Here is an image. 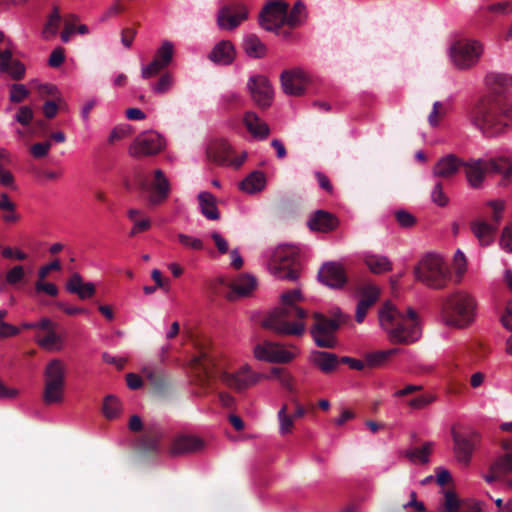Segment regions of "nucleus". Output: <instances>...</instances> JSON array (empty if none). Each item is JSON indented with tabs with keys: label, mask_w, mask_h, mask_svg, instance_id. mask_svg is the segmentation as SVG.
Wrapping results in <instances>:
<instances>
[{
	"label": "nucleus",
	"mask_w": 512,
	"mask_h": 512,
	"mask_svg": "<svg viewBox=\"0 0 512 512\" xmlns=\"http://www.w3.org/2000/svg\"><path fill=\"white\" fill-rule=\"evenodd\" d=\"M64 60H65L64 49L62 47H56L55 49H53V51L51 52V54L49 56L48 64L52 68H57L63 64Z\"/></svg>",
	"instance_id": "61"
},
{
	"label": "nucleus",
	"mask_w": 512,
	"mask_h": 512,
	"mask_svg": "<svg viewBox=\"0 0 512 512\" xmlns=\"http://www.w3.org/2000/svg\"><path fill=\"white\" fill-rule=\"evenodd\" d=\"M266 185L265 174L261 171H253L239 184L242 191L253 194L262 191Z\"/></svg>",
	"instance_id": "36"
},
{
	"label": "nucleus",
	"mask_w": 512,
	"mask_h": 512,
	"mask_svg": "<svg viewBox=\"0 0 512 512\" xmlns=\"http://www.w3.org/2000/svg\"><path fill=\"white\" fill-rule=\"evenodd\" d=\"M470 229L483 247L491 245L495 239L497 226L484 219H475L470 222Z\"/></svg>",
	"instance_id": "29"
},
{
	"label": "nucleus",
	"mask_w": 512,
	"mask_h": 512,
	"mask_svg": "<svg viewBox=\"0 0 512 512\" xmlns=\"http://www.w3.org/2000/svg\"><path fill=\"white\" fill-rule=\"evenodd\" d=\"M431 200L440 207H445L449 198L444 192L442 181H437L431 191Z\"/></svg>",
	"instance_id": "51"
},
{
	"label": "nucleus",
	"mask_w": 512,
	"mask_h": 512,
	"mask_svg": "<svg viewBox=\"0 0 512 512\" xmlns=\"http://www.w3.org/2000/svg\"><path fill=\"white\" fill-rule=\"evenodd\" d=\"M269 268L271 273L279 279L296 281L301 270L296 249L290 246L277 247L271 257Z\"/></svg>",
	"instance_id": "8"
},
{
	"label": "nucleus",
	"mask_w": 512,
	"mask_h": 512,
	"mask_svg": "<svg viewBox=\"0 0 512 512\" xmlns=\"http://www.w3.org/2000/svg\"><path fill=\"white\" fill-rule=\"evenodd\" d=\"M444 510L445 512H481L478 502L474 500L460 502L455 492L451 490H446L444 493Z\"/></svg>",
	"instance_id": "30"
},
{
	"label": "nucleus",
	"mask_w": 512,
	"mask_h": 512,
	"mask_svg": "<svg viewBox=\"0 0 512 512\" xmlns=\"http://www.w3.org/2000/svg\"><path fill=\"white\" fill-rule=\"evenodd\" d=\"M120 412V402L113 395H108L104 399L103 413L106 418L113 419L118 416Z\"/></svg>",
	"instance_id": "49"
},
{
	"label": "nucleus",
	"mask_w": 512,
	"mask_h": 512,
	"mask_svg": "<svg viewBox=\"0 0 512 512\" xmlns=\"http://www.w3.org/2000/svg\"><path fill=\"white\" fill-rule=\"evenodd\" d=\"M476 301L465 291H456L442 299L441 315L444 322L455 328L470 325L475 318Z\"/></svg>",
	"instance_id": "5"
},
{
	"label": "nucleus",
	"mask_w": 512,
	"mask_h": 512,
	"mask_svg": "<svg viewBox=\"0 0 512 512\" xmlns=\"http://www.w3.org/2000/svg\"><path fill=\"white\" fill-rule=\"evenodd\" d=\"M433 443L426 442L422 447H415L406 452L407 458L415 463L426 464L429 461V455L432 451Z\"/></svg>",
	"instance_id": "42"
},
{
	"label": "nucleus",
	"mask_w": 512,
	"mask_h": 512,
	"mask_svg": "<svg viewBox=\"0 0 512 512\" xmlns=\"http://www.w3.org/2000/svg\"><path fill=\"white\" fill-rule=\"evenodd\" d=\"M249 10L242 2H230L217 13V24L222 30H234L248 19Z\"/></svg>",
	"instance_id": "15"
},
{
	"label": "nucleus",
	"mask_w": 512,
	"mask_h": 512,
	"mask_svg": "<svg viewBox=\"0 0 512 512\" xmlns=\"http://www.w3.org/2000/svg\"><path fill=\"white\" fill-rule=\"evenodd\" d=\"M30 95V90L20 83H14L9 87V100L14 104L23 102Z\"/></svg>",
	"instance_id": "48"
},
{
	"label": "nucleus",
	"mask_w": 512,
	"mask_h": 512,
	"mask_svg": "<svg viewBox=\"0 0 512 512\" xmlns=\"http://www.w3.org/2000/svg\"><path fill=\"white\" fill-rule=\"evenodd\" d=\"M163 431L157 424L147 425L143 435L138 439V449L146 455L160 451Z\"/></svg>",
	"instance_id": "23"
},
{
	"label": "nucleus",
	"mask_w": 512,
	"mask_h": 512,
	"mask_svg": "<svg viewBox=\"0 0 512 512\" xmlns=\"http://www.w3.org/2000/svg\"><path fill=\"white\" fill-rule=\"evenodd\" d=\"M289 4L284 0H270L264 4L258 15L260 27L268 32H276L285 26V12Z\"/></svg>",
	"instance_id": "12"
},
{
	"label": "nucleus",
	"mask_w": 512,
	"mask_h": 512,
	"mask_svg": "<svg viewBox=\"0 0 512 512\" xmlns=\"http://www.w3.org/2000/svg\"><path fill=\"white\" fill-rule=\"evenodd\" d=\"M278 420L280 423L279 432L281 435H287L292 432L294 426V418L288 414L287 404H283L278 411Z\"/></svg>",
	"instance_id": "45"
},
{
	"label": "nucleus",
	"mask_w": 512,
	"mask_h": 512,
	"mask_svg": "<svg viewBox=\"0 0 512 512\" xmlns=\"http://www.w3.org/2000/svg\"><path fill=\"white\" fill-rule=\"evenodd\" d=\"M201 213L209 220H218L220 213L216 205V198L210 192H201L198 195Z\"/></svg>",
	"instance_id": "38"
},
{
	"label": "nucleus",
	"mask_w": 512,
	"mask_h": 512,
	"mask_svg": "<svg viewBox=\"0 0 512 512\" xmlns=\"http://www.w3.org/2000/svg\"><path fill=\"white\" fill-rule=\"evenodd\" d=\"M235 58V49L230 41H220L209 54V59L219 65H229Z\"/></svg>",
	"instance_id": "32"
},
{
	"label": "nucleus",
	"mask_w": 512,
	"mask_h": 512,
	"mask_svg": "<svg viewBox=\"0 0 512 512\" xmlns=\"http://www.w3.org/2000/svg\"><path fill=\"white\" fill-rule=\"evenodd\" d=\"M204 448V441L194 435L180 434L176 436L169 448V452L173 456H179L194 453Z\"/></svg>",
	"instance_id": "24"
},
{
	"label": "nucleus",
	"mask_w": 512,
	"mask_h": 512,
	"mask_svg": "<svg viewBox=\"0 0 512 512\" xmlns=\"http://www.w3.org/2000/svg\"><path fill=\"white\" fill-rule=\"evenodd\" d=\"M298 354V349L292 347L291 350L285 349L282 345L265 340L254 347V355L258 360L271 363H289Z\"/></svg>",
	"instance_id": "14"
},
{
	"label": "nucleus",
	"mask_w": 512,
	"mask_h": 512,
	"mask_svg": "<svg viewBox=\"0 0 512 512\" xmlns=\"http://www.w3.org/2000/svg\"><path fill=\"white\" fill-rule=\"evenodd\" d=\"M33 118V110L27 105L20 106L15 115V120L22 126H28L32 122Z\"/></svg>",
	"instance_id": "55"
},
{
	"label": "nucleus",
	"mask_w": 512,
	"mask_h": 512,
	"mask_svg": "<svg viewBox=\"0 0 512 512\" xmlns=\"http://www.w3.org/2000/svg\"><path fill=\"white\" fill-rule=\"evenodd\" d=\"M271 376L277 378L281 385L291 394H296L297 389L294 385V377L284 368H271Z\"/></svg>",
	"instance_id": "43"
},
{
	"label": "nucleus",
	"mask_w": 512,
	"mask_h": 512,
	"mask_svg": "<svg viewBox=\"0 0 512 512\" xmlns=\"http://www.w3.org/2000/svg\"><path fill=\"white\" fill-rule=\"evenodd\" d=\"M82 284H83V279H82L81 275L79 273H74L67 281L66 289L70 293L75 294L76 292H80V288H81Z\"/></svg>",
	"instance_id": "64"
},
{
	"label": "nucleus",
	"mask_w": 512,
	"mask_h": 512,
	"mask_svg": "<svg viewBox=\"0 0 512 512\" xmlns=\"http://www.w3.org/2000/svg\"><path fill=\"white\" fill-rule=\"evenodd\" d=\"M243 120L247 130L255 138L263 140L269 135V126L264 121H262L255 112H246Z\"/></svg>",
	"instance_id": "33"
},
{
	"label": "nucleus",
	"mask_w": 512,
	"mask_h": 512,
	"mask_svg": "<svg viewBox=\"0 0 512 512\" xmlns=\"http://www.w3.org/2000/svg\"><path fill=\"white\" fill-rule=\"evenodd\" d=\"M256 286V280L250 275H242L233 281L229 287L230 292L227 294L229 300H234L238 296H247Z\"/></svg>",
	"instance_id": "34"
},
{
	"label": "nucleus",
	"mask_w": 512,
	"mask_h": 512,
	"mask_svg": "<svg viewBox=\"0 0 512 512\" xmlns=\"http://www.w3.org/2000/svg\"><path fill=\"white\" fill-rule=\"evenodd\" d=\"M452 439L457 460L464 465H468L473 452L480 444V435L477 432L459 433L453 431Z\"/></svg>",
	"instance_id": "17"
},
{
	"label": "nucleus",
	"mask_w": 512,
	"mask_h": 512,
	"mask_svg": "<svg viewBox=\"0 0 512 512\" xmlns=\"http://www.w3.org/2000/svg\"><path fill=\"white\" fill-rule=\"evenodd\" d=\"M1 72L9 73L12 79L19 81L25 77V65L19 60L11 61L9 64H1Z\"/></svg>",
	"instance_id": "46"
},
{
	"label": "nucleus",
	"mask_w": 512,
	"mask_h": 512,
	"mask_svg": "<svg viewBox=\"0 0 512 512\" xmlns=\"http://www.w3.org/2000/svg\"><path fill=\"white\" fill-rule=\"evenodd\" d=\"M173 58V44L169 41H164L162 45L156 50L153 60L148 65L142 67V78L149 79L159 75L171 64Z\"/></svg>",
	"instance_id": "18"
},
{
	"label": "nucleus",
	"mask_w": 512,
	"mask_h": 512,
	"mask_svg": "<svg viewBox=\"0 0 512 512\" xmlns=\"http://www.w3.org/2000/svg\"><path fill=\"white\" fill-rule=\"evenodd\" d=\"M174 85V76L171 72H164L160 75L159 79L151 85V90L158 94L163 95L168 93Z\"/></svg>",
	"instance_id": "44"
},
{
	"label": "nucleus",
	"mask_w": 512,
	"mask_h": 512,
	"mask_svg": "<svg viewBox=\"0 0 512 512\" xmlns=\"http://www.w3.org/2000/svg\"><path fill=\"white\" fill-rule=\"evenodd\" d=\"M361 298L356 307V321L362 323L370 307H372L379 298V289L372 284L364 285L361 288Z\"/></svg>",
	"instance_id": "27"
},
{
	"label": "nucleus",
	"mask_w": 512,
	"mask_h": 512,
	"mask_svg": "<svg viewBox=\"0 0 512 512\" xmlns=\"http://www.w3.org/2000/svg\"><path fill=\"white\" fill-rule=\"evenodd\" d=\"M395 218L399 225L404 228L412 227L416 223L415 217L406 210L396 211Z\"/></svg>",
	"instance_id": "58"
},
{
	"label": "nucleus",
	"mask_w": 512,
	"mask_h": 512,
	"mask_svg": "<svg viewBox=\"0 0 512 512\" xmlns=\"http://www.w3.org/2000/svg\"><path fill=\"white\" fill-rule=\"evenodd\" d=\"M64 27L62 32H88V27L81 24L76 14H67L62 18Z\"/></svg>",
	"instance_id": "47"
},
{
	"label": "nucleus",
	"mask_w": 512,
	"mask_h": 512,
	"mask_svg": "<svg viewBox=\"0 0 512 512\" xmlns=\"http://www.w3.org/2000/svg\"><path fill=\"white\" fill-rule=\"evenodd\" d=\"M414 276L429 288L443 289L450 280V271L440 256L427 254L415 266Z\"/></svg>",
	"instance_id": "7"
},
{
	"label": "nucleus",
	"mask_w": 512,
	"mask_h": 512,
	"mask_svg": "<svg viewBox=\"0 0 512 512\" xmlns=\"http://www.w3.org/2000/svg\"><path fill=\"white\" fill-rule=\"evenodd\" d=\"M314 324L311 327V335L318 347L334 348L336 346L335 333L341 323L344 322V316L341 312L334 318H327L320 313H314Z\"/></svg>",
	"instance_id": "10"
},
{
	"label": "nucleus",
	"mask_w": 512,
	"mask_h": 512,
	"mask_svg": "<svg viewBox=\"0 0 512 512\" xmlns=\"http://www.w3.org/2000/svg\"><path fill=\"white\" fill-rule=\"evenodd\" d=\"M482 52V44L474 39H460L450 47L451 59L459 69L473 66L478 62Z\"/></svg>",
	"instance_id": "11"
},
{
	"label": "nucleus",
	"mask_w": 512,
	"mask_h": 512,
	"mask_svg": "<svg viewBox=\"0 0 512 512\" xmlns=\"http://www.w3.org/2000/svg\"><path fill=\"white\" fill-rule=\"evenodd\" d=\"M150 189V204L158 205L168 198L170 193V183L162 170L157 169L154 171V179L150 185Z\"/></svg>",
	"instance_id": "26"
},
{
	"label": "nucleus",
	"mask_w": 512,
	"mask_h": 512,
	"mask_svg": "<svg viewBox=\"0 0 512 512\" xmlns=\"http://www.w3.org/2000/svg\"><path fill=\"white\" fill-rule=\"evenodd\" d=\"M500 245L507 252H512V223L503 228Z\"/></svg>",
	"instance_id": "60"
},
{
	"label": "nucleus",
	"mask_w": 512,
	"mask_h": 512,
	"mask_svg": "<svg viewBox=\"0 0 512 512\" xmlns=\"http://www.w3.org/2000/svg\"><path fill=\"white\" fill-rule=\"evenodd\" d=\"M318 278L331 288H341L347 282L344 268L334 262L325 263L318 272Z\"/></svg>",
	"instance_id": "25"
},
{
	"label": "nucleus",
	"mask_w": 512,
	"mask_h": 512,
	"mask_svg": "<svg viewBox=\"0 0 512 512\" xmlns=\"http://www.w3.org/2000/svg\"><path fill=\"white\" fill-rule=\"evenodd\" d=\"M434 401L432 395H420L408 401V405L413 409H422Z\"/></svg>",
	"instance_id": "62"
},
{
	"label": "nucleus",
	"mask_w": 512,
	"mask_h": 512,
	"mask_svg": "<svg viewBox=\"0 0 512 512\" xmlns=\"http://www.w3.org/2000/svg\"><path fill=\"white\" fill-rule=\"evenodd\" d=\"M61 341L60 336L56 333V330H49L45 332V334L40 337V335L37 336V342L38 344L46 349L53 348L56 344H58Z\"/></svg>",
	"instance_id": "53"
},
{
	"label": "nucleus",
	"mask_w": 512,
	"mask_h": 512,
	"mask_svg": "<svg viewBox=\"0 0 512 512\" xmlns=\"http://www.w3.org/2000/svg\"><path fill=\"white\" fill-rule=\"evenodd\" d=\"M462 168L465 170L468 183L473 188H479L482 185L487 172L502 174L503 178L500 182L502 186L512 181V164L506 157L491 158L487 161L482 159L465 161Z\"/></svg>",
	"instance_id": "6"
},
{
	"label": "nucleus",
	"mask_w": 512,
	"mask_h": 512,
	"mask_svg": "<svg viewBox=\"0 0 512 512\" xmlns=\"http://www.w3.org/2000/svg\"><path fill=\"white\" fill-rule=\"evenodd\" d=\"M443 113H444L443 104L439 101H436L433 104V109L428 116L429 124L434 127L437 126Z\"/></svg>",
	"instance_id": "63"
},
{
	"label": "nucleus",
	"mask_w": 512,
	"mask_h": 512,
	"mask_svg": "<svg viewBox=\"0 0 512 512\" xmlns=\"http://www.w3.org/2000/svg\"><path fill=\"white\" fill-rule=\"evenodd\" d=\"M398 349L392 348L388 350H379L375 352H369L365 355V364L369 368H376L382 366L387 360L398 353Z\"/></svg>",
	"instance_id": "40"
},
{
	"label": "nucleus",
	"mask_w": 512,
	"mask_h": 512,
	"mask_svg": "<svg viewBox=\"0 0 512 512\" xmlns=\"http://www.w3.org/2000/svg\"><path fill=\"white\" fill-rule=\"evenodd\" d=\"M251 97L262 109L268 108L273 99V89L269 80L262 75L251 76L247 83Z\"/></svg>",
	"instance_id": "20"
},
{
	"label": "nucleus",
	"mask_w": 512,
	"mask_h": 512,
	"mask_svg": "<svg viewBox=\"0 0 512 512\" xmlns=\"http://www.w3.org/2000/svg\"><path fill=\"white\" fill-rule=\"evenodd\" d=\"M339 221L335 215L324 210H317L312 214L308 221V226L312 231L328 233L335 230Z\"/></svg>",
	"instance_id": "28"
},
{
	"label": "nucleus",
	"mask_w": 512,
	"mask_h": 512,
	"mask_svg": "<svg viewBox=\"0 0 512 512\" xmlns=\"http://www.w3.org/2000/svg\"><path fill=\"white\" fill-rule=\"evenodd\" d=\"M308 20L307 7L303 1L297 0L293 6L285 12V26L290 29L301 28Z\"/></svg>",
	"instance_id": "31"
},
{
	"label": "nucleus",
	"mask_w": 512,
	"mask_h": 512,
	"mask_svg": "<svg viewBox=\"0 0 512 512\" xmlns=\"http://www.w3.org/2000/svg\"><path fill=\"white\" fill-rule=\"evenodd\" d=\"M45 279H38L35 282V290L37 293H46L52 297L58 295V287L53 283L44 282Z\"/></svg>",
	"instance_id": "57"
},
{
	"label": "nucleus",
	"mask_w": 512,
	"mask_h": 512,
	"mask_svg": "<svg viewBox=\"0 0 512 512\" xmlns=\"http://www.w3.org/2000/svg\"><path fill=\"white\" fill-rule=\"evenodd\" d=\"M280 79L283 91L292 96L304 94L308 84L306 74L300 69L285 70Z\"/></svg>",
	"instance_id": "21"
},
{
	"label": "nucleus",
	"mask_w": 512,
	"mask_h": 512,
	"mask_svg": "<svg viewBox=\"0 0 512 512\" xmlns=\"http://www.w3.org/2000/svg\"><path fill=\"white\" fill-rule=\"evenodd\" d=\"M312 362L324 373L334 371L341 363L336 354L325 351H315L312 354Z\"/></svg>",
	"instance_id": "37"
},
{
	"label": "nucleus",
	"mask_w": 512,
	"mask_h": 512,
	"mask_svg": "<svg viewBox=\"0 0 512 512\" xmlns=\"http://www.w3.org/2000/svg\"><path fill=\"white\" fill-rule=\"evenodd\" d=\"M44 377V403L51 405L62 402L65 385V366L62 361L59 359L51 360L46 366Z\"/></svg>",
	"instance_id": "9"
},
{
	"label": "nucleus",
	"mask_w": 512,
	"mask_h": 512,
	"mask_svg": "<svg viewBox=\"0 0 512 512\" xmlns=\"http://www.w3.org/2000/svg\"><path fill=\"white\" fill-rule=\"evenodd\" d=\"M490 93L474 105L470 118L473 125L487 136L504 133L512 124V107L504 93L512 88V76L489 73L485 78Z\"/></svg>",
	"instance_id": "1"
},
{
	"label": "nucleus",
	"mask_w": 512,
	"mask_h": 512,
	"mask_svg": "<svg viewBox=\"0 0 512 512\" xmlns=\"http://www.w3.org/2000/svg\"><path fill=\"white\" fill-rule=\"evenodd\" d=\"M379 322L394 343L408 344L419 338L417 314L411 307L407 309L405 315L387 301L379 311Z\"/></svg>",
	"instance_id": "4"
},
{
	"label": "nucleus",
	"mask_w": 512,
	"mask_h": 512,
	"mask_svg": "<svg viewBox=\"0 0 512 512\" xmlns=\"http://www.w3.org/2000/svg\"><path fill=\"white\" fill-rule=\"evenodd\" d=\"M192 368L199 381L210 387L211 381L219 378L226 386L242 391L251 385H254L259 376L251 372L248 366L240 368L235 373L222 371L217 367L214 356L206 347L199 348L198 355L192 359Z\"/></svg>",
	"instance_id": "2"
},
{
	"label": "nucleus",
	"mask_w": 512,
	"mask_h": 512,
	"mask_svg": "<svg viewBox=\"0 0 512 512\" xmlns=\"http://www.w3.org/2000/svg\"><path fill=\"white\" fill-rule=\"evenodd\" d=\"M206 154L209 161L217 165H229L236 169L241 167L246 159V153L232 158V149L225 140L211 141L207 146Z\"/></svg>",
	"instance_id": "16"
},
{
	"label": "nucleus",
	"mask_w": 512,
	"mask_h": 512,
	"mask_svg": "<svg viewBox=\"0 0 512 512\" xmlns=\"http://www.w3.org/2000/svg\"><path fill=\"white\" fill-rule=\"evenodd\" d=\"M488 207L491 208V221L493 225L498 227L499 223L503 218V212L505 209V202L502 200H491L487 203Z\"/></svg>",
	"instance_id": "50"
},
{
	"label": "nucleus",
	"mask_w": 512,
	"mask_h": 512,
	"mask_svg": "<svg viewBox=\"0 0 512 512\" xmlns=\"http://www.w3.org/2000/svg\"><path fill=\"white\" fill-rule=\"evenodd\" d=\"M501 447L505 451L504 454L497 457L489 467V474L484 476L487 483H493L502 476L512 473V441L504 439Z\"/></svg>",
	"instance_id": "19"
},
{
	"label": "nucleus",
	"mask_w": 512,
	"mask_h": 512,
	"mask_svg": "<svg viewBox=\"0 0 512 512\" xmlns=\"http://www.w3.org/2000/svg\"><path fill=\"white\" fill-rule=\"evenodd\" d=\"M177 239L180 244H182L185 248L200 251L204 248V243L201 239L184 234L179 233L177 235Z\"/></svg>",
	"instance_id": "52"
},
{
	"label": "nucleus",
	"mask_w": 512,
	"mask_h": 512,
	"mask_svg": "<svg viewBox=\"0 0 512 512\" xmlns=\"http://www.w3.org/2000/svg\"><path fill=\"white\" fill-rule=\"evenodd\" d=\"M365 264L375 274L384 273L392 269L389 259L380 255H367L365 257Z\"/></svg>",
	"instance_id": "41"
},
{
	"label": "nucleus",
	"mask_w": 512,
	"mask_h": 512,
	"mask_svg": "<svg viewBox=\"0 0 512 512\" xmlns=\"http://www.w3.org/2000/svg\"><path fill=\"white\" fill-rule=\"evenodd\" d=\"M243 48L246 54L251 58L260 59L266 56V45L254 34L245 37Z\"/></svg>",
	"instance_id": "39"
},
{
	"label": "nucleus",
	"mask_w": 512,
	"mask_h": 512,
	"mask_svg": "<svg viewBox=\"0 0 512 512\" xmlns=\"http://www.w3.org/2000/svg\"><path fill=\"white\" fill-rule=\"evenodd\" d=\"M165 147L162 136L154 131L139 134L129 146V154L134 158H142L160 153Z\"/></svg>",
	"instance_id": "13"
},
{
	"label": "nucleus",
	"mask_w": 512,
	"mask_h": 512,
	"mask_svg": "<svg viewBox=\"0 0 512 512\" xmlns=\"http://www.w3.org/2000/svg\"><path fill=\"white\" fill-rule=\"evenodd\" d=\"M463 165V159L455 154H447L437 160L432 168V174L436 178L449 180L458 174Z\"/></svg>",
	"instance_id": "22"
},
{
	"label": "nucleus",
	"mask_w": 512,
	"mask_h": 512,
	"mask_svg": "<svg viewBox=\"0 0 512 512\" xmlns=\"http://www.w3.org/2000/svg\"><path fill=\"white\" fill-rule=\"evenodd\" d=\"M302 299L299 289L286 291L281 296V306L271 312L262 326L279 334L300 336L305 332L307 311L297 303Z\"/></svg>",
	"instance_id": "3"
},
{
	"label": "nucleus",
	"mask_w": 512,
	"mask_h": 512,
	"mask_svg": "<svg viewBox=\"0 0 512 512\" xmlns=\"http://www.w3.org/2000/svg\"><path fill=\"white\" fill-rule=\"evenodd\" d=\"M25 276L24 269L21 265L14 266L6 274V282L10 285H16L23 280Z\"/></svg>",
	"instance_id": "59"
},
{
	"label": "nucleus",
	"mask_w": 512,
	"mask_h": 512,
	"mask_svg": "<svg viewBox=\"0 0 512 512\" xmlns=\"http://www.w3.org/2000/svg\"><path fill=\"white\" fill-rule=\"evenodd\" d=\"M144 373L154 393L164 396L169 392L170 384L163 373L152 369H145Z\"/></svg>",
	"instance_id": "35"
},
{
	"label": "nucleus",
	"mask_w": 512,
	"mask_h": 512,
	"mask_svg": "<svg viewBox=\"0 0 512 512\" xmlns=\"http://www.w3.org/2000/svg\"><path fill=\"white\" fill-rule=\"evenodd\" d=\"M62 23V17L58 7H54L44 26L43 32H57Z\"/></svg>",
	"instance_id": "54"
},
{
	"label": "nucleus",
	"mask_w": 512,
	"mask_h": 512,
	"mask_svg": "<svg viewBox=\"0 0 512 512\" xmlns=\"http://www.w3.org/2000/svg\"><path fill=\"white\" fill-rule=\"evenodd\" d=\"M51 141L38 142L30 147L31 155L36 159L46 157L51 149Z\"/></svg>",
	"instance_id": "56"
}]
</instances>
